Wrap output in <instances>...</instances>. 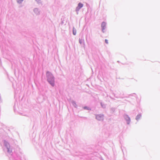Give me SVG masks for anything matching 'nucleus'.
<instances>
[{
  "label": "nucleus",
  "instance_id": "obj_2",
  "mask_svg": "<svg viewBox=\"0 0 160 160\" xmlns=\"http://www.w3.org/2000/svg\"><path fill=\"white\" fill-rule=\"evenodd\" d=\"M96 118L97 120L101 121L103 119V116L102 115H98L96 116Z\"/></svg>",
  "mask_w": 160,
  "mask_h": 160
},
{
  "label": "nucleus",
  "instance_id": "obj_3",
  "mask_svg": "<svg viewBox=\"0 0 160 160\" xmlns=\"http://www.w3.org/2000/svg\"><path fill=\"white\" fill-rule=\"evenodd\" d=\"M83 6V4L80 2L78 3V6H77V7L76 8V10L77 11H78L79 10V9L81 8H82V7Z\"/></svg>",
  "mask_w": 160,
  "mask_h": 160
},
{
  "label": "nucleus",
  "instance_id": "obj_10",
  "mask_svg": "<svg viewBox=\"0 0 160 160\" xmlns=\"http://www.w3.org/2000/svg\"><path fill=\"white\" fill-rule=\"evenodd\" d=\"M37 2H39V0H35Z\"/></svg>",
  "mask_w": 160,
  "mask_h": 160
},
{
  "label": "nucleus",
  "instance_id": "obj_5",
  "mask_svg": "<svg viewBox=\"0 0 160 160\" xmlns=\"http://www.w3.org/2000/svg\"><path fill=\"white\" fill-rule=\"evenodd\" d=\"M141 117V115L140 114L138 115L136 118V119L137 120H138Z\"/></svg>",
  "mask_w": 160,
  "mask_h": 160
},
{
  "label": "nucleus",
  "instance_id": "obj_1",
  "mask_svg": "<svg viewBox=\"0 0 160 160\" xmlns=\"http://www.w3.org/2000/svg\"><path fill=\"white\" fill-rule=\"evenodd\" d=\"M47 76L48 80L52 86L54 85V78L52 74L49 72H47Z\"/></svg>",
  "mask_w": 160,
  "mask_h": 160
},
{
  "label": "nucleus",
  "instance_id": "obj_8",
  "mask_svg": "<svg viewBox=\"0 0 160 160\" xmlns=\"http://www.w3.org/2000/svg\"><path fill=\"white\" fill-rule=\"evenodd\" d=\"M105 42L106 43H107V44H108V41L107 39H105Z\"/></svg>",
  "mask_w": 160,
  "mask_h": 160
},
{
  "label": "nucleus",
  "instance_id": "obj_4",
  "mask_svg": "<svg viewBox=\"0 0 160 160\" xmlns=\"http://www.w3.org/2000/svg\"><path fill=\"white\" fill-rule=\"evenodd\" d=\"M106 25V23L105 22H103L102 23V30L103 31V30L105 29Z\"/></svg>",
  "mask_w": 160,
  "mask_h": 160
},
{
  "label": "nucleus",
  "instance_id": "obj_7",
  "mask_svg": "<svg viewBox=\"0 0 160 160\" xmlns=\"http://www.w3.org/2000/svg\"><path fill=\"white\" fill-rule=\"evenodd\" d=\"M23 0H17V2L18 3H20L21 2H22Z\"/></svg>",
  "mask_w": 160,
  "mask_h": 160
},
{
  "label": "nucleus",
  "instance_id": "obj_6",
  "mask_svg": "<svg viewBox=\"0 0 160 160\" xmlns=\"http://www.w3.org/2000/svg\"><path fill=\"white\" fill-rule=\"evenodd\" d=\"M73 34L74 35H76V30H74V29L73 30Z\"/></svg>",
  "mask_w": 160,
  "mask_h": 160
},
{
  "label": "nucleus",
  "instance_id": "obj_9",
  "mask_svg": "<svg viewBox=\"0 0 160 160\" xmlns=\"http://www.w3.org/2000/svg\"><path fill=\"white\" fill-rule=\"evenodd\" d=\"M79 42H80L81 44L82 43V42H81V40H79Z\"/></svg>",
  "mask_w": 160,
  "mask_h": 160
}]
</instances>
